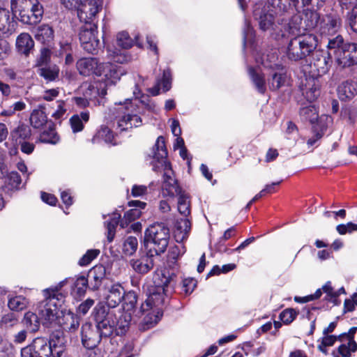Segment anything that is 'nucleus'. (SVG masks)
Segmentation results:
<instances>
[{
	"label": "nucleus",
	"instance_id": "a878e982",
	"mask_svg": "<svg viewBox=\"0 0 357 357\" xmlns=\"http://www.w3.org/2000/svg\"><path fill=\"white\" fill-rule=\"evenodd\" d=\"M100 62L97 58L84 57L79 59L76 63V67L79 73L83 76H96Z\"/></svg>",
	"mask_w": 357,
	"mask_h": 357
},
{
	"label": "nucleus",
	"instance_id": "5fc2aeb1",
	"mask_svg": "<svg viewBox=\"0 0 357 357\" xmlns=\"http://www.w3.org/2000/svg\"><path fill=\"white\" fill-rule=\"evenodd\" d=\"M117 45L122 49L127 50L133 45V41L126 31L120 32L116 36Z\"/></svg>",
	"mask_w": 357,
	"mask_h": 357
},
{
	"label": "nucleus",
	"instance_id": "f704fd0d",
	"mask_svg": "<svg viewBox=\"0 0 357 357\" xmlns=\"http://www.w3.org/2000/svg\"><path fill=\"white\" fill-rule=\"evenodd\" d=\"M47 122V117L44 108L40 107L33 109L30 116V123L34 128H41Z\"/></svg>",
	"mask_w": 357,
	"mask_h": 357
},
{
	"label": "nucleus",
	"instance_id": "49530a36",
	"mask_svg": "<svg viewBox=\"0 0 357 357\" xmlns=\"http://www.w3.org/2000/svg\"><path fill=\"white\" fill-rule=\"evenodd\" d=\"M40 317L31 312L25 313L23 323L26 328L31 332H36L38 330L40 326Z\"/></svg>",
	"mask_w": 357,
	"mask_h": 357
},
{
	"label": "nucleus",
	"instance_id": "de8ad7c7",
	"mask_svg": "<svg viewBox=\"0 0 357 357\" xmlns=\"http://www.w3.org/2000/svg\"><path fill=\"white\" fill-rule=\"evenodd\" d=\"M59 68L56 65L52 66H44L38 69V73L47 81H53L58 77Z\"/></svg>",
	"mask_w": 357,
	"mask_h": 357
},
{
	"label": "nucleus",
	"instance_id": "3c124183",
	"mask_svg": "<svg viewBox=\"0 0 357 357\" xmlns=\"http://www.w3.org/2000/svg\"><path fill=\"white\" fill-rule=\"evenodd\" d=\"M185 252V248L183 245H174L168 251L167 261L171 264H175L177 260Z\"/></svg>",
	"mask_w": 357,
	"mask_h": 357
},
{
	"label": "nucleus",
	"instance_id": "aec40b11",
	"mask_svg": "<svg viewBox=\"0 0 357 357\" xmlns=\"http://www.w3.org/2000/svg\"><path fill=\"white\" fill-rule=\"evenodd\" d=\"M283 20V22L280 25L279 29L282 28L284 37L286 33L291 34L294 36H303L305 29H304V24L303 23V17L299 14L294 15L288 21L284 18H280Z\"/></svg>",
	"mask_w": 357,
	"mask_h": 357
},
{
	"label": "nucleus",
	"instance_id": "09e8293b",
	"mask_svg": "<svg viewBox=\"0 0 357 357\" xmlns=\"http://www.w3.org/2000/svg\"><path fill=\"white\" fill-rule=\"evenodd\" d=\"M89 280L84 276L78 277L72 285V289L74 294L78 296H83L87 288H89Z\"/></svg>",
	"mask_w": 357,
	"mask_h": 357
},
{
	"label": "nucleus",
	"instance_id": "9d476101",
	"mask_svg": "<svg viewBox=\"0 0 357 357\" xmlns=\"http://www.w3.org/2000/svg\"><path fill=\"white\" fill-rule=\"evenodd\" d=\"M262 65L272 71L268 79V85L271 91H276L284 86L287 82V74L284 67L278 61L276 52L267 54L262 58Z\"/></svg>",
	"mask_w": 357,
	"mask_h": 357
},
{
	"label": "nucleus",
	"instance_id": "6e6552de",
	"mask_svg": "<svg viewBox=\"0 0 357 357\" xmlns=\"http://www.w3.org/2000/svg\"><path fill=\"white\" fill-rule=\"evenodd\" d=\"M273 12L263 1H258L253 6V17L258 22L259 29L264 31H268L272 36L278 40L284 37L282 28L279 29L283 20H275Z\"/></svg>",
	"mask_w": 357,
	"mask_h": 357
},
{
	"label": "nucleus",
	"instance_id": "f8f14e48",
	"mask_svg": "<svg viewBox=\"0 0 357 357\" xmlns=\"http://www.w3.org/2000/svg\"><path fill=\"white\" fill-rule=\"evenodd\" d=\"M276 16L293 14L302 8L313 4V0H267Z\"/></svg>",
	"mask_w": 357,
	"mask_h": 357
},
{
	"label": "nucleus",
	"instance_id": "c85d7f7f",
	"mask_svg": "<svg viewBox=\"0 0 357 357\" xmlns=\"http://www.w3.org/2000/svg\"><path fill=\"white\" fill-rule=\"evenodd\" d=\"M248 73L255 89L260 94H264L266 91V83L264 75L259 68L249 67Z\"/></svg>",
	"mask_w": 357,
	"mask_h": 357
},
{
	"label": "nucleus",
	"instance_id": "774afa93",
	"mask_svg": "<svg viewBox=\"0 0 357 357\" xmlns=\"http://www.w3.org/2000/svg\"><path fill=\"white\" fill-rule=\"evenodd\" d=\"M15 132L18 137L22 139L24 141H25L26 139H29L31 135L30 128L25 125L18 126L15 130Z\"/></svg>",
	"mask_w": 357,
	"mask_h": 357
},
{
	"label": "nucleus",
	"instance_id": "a19ab883",
	"mask_svg": "<svg viewBox=\"0 0 357 357\" xmlns=\"http://www.w3.org/2000/svg\"><path fill=\"white\" fill-rule=\"evenodd\" d=\"M357 351V343L354 340H349L347 344H342L337 348V351L332 352L333 357H351V353Z\"/></svg>",
	"mask_w": 357,
	"mask_h": 357
},
{
	"label": "nucleus",
	"instance_id": "8fccbe9b",
	"mask_svg": "<svg viewBox=\"0 0 357 357\" xmlns=\"http://www.w3.org/2000/svg\"><path fill=\"white\" fill-rule=\"evenodd\" d=\"M29 304L28 300L22 296H16L8 300V306L12 311L24 310Z\"/></svg>",
	"mask_w": 357,
	"mask_h": 357
},
{
	"label": "nucleus",
	"instance_id": "864d4df0",
	"mask_svg": "<svg viewBox=\"0 0 357 357\" xmlns=\"http://www.w3.org/2000/svg\"><path fill=\"white\" fill-rule=\"evenodd\" d=\"M107 52L109 58L115 63H124L128 62L130 59V56L127 55L124 50H119L116 48L112 50L110 47H108Z\"/></svg>",
	"mask_w": 357,
	"mask_h": 357
},
{
	"label": "nucleus",
	"instance_id": "0eeeda50",
	"mask_svg": "<svg viewBox=\"0 0 357 357\" xmlns=\"http://www.w3.org/2000/svg\"><path fill=\"white\" fill-rule=\"evenodd\" d=\"M317 45V37L312 33L294 36L287 44L285 55L290 61H302L311 55Z\"/></svg>",
	"mask_w": 357,
	"mask_h": 357
},
{
	"label": "nucleus",
	"instance_id": "4468645a",
	"mask_svg": "<svg viewBox=\"0 0 357 357\" xmlns=\"http://www.w3.org/2000/svg\"><path fill=\"white\" fill-rule=\"evenodd\" d=\"M124 74L126 71L121 66L111 62L100 63L96 71V76L102 77L100 80L107 84V88L114 85Z\"/></svg>",
	"mask_w": 357,
	"mask_h": 357
},
{
	"label": "nucleus",
	"instance_id": "6e6d98bb",
	"mask_svg": "<svg viewBox=\"0 0 357 357\" xmlns=\"http://www.w3.org/2000/svg\"><path fill=\"white\" fill-rule=\"evenodd\" d=\"M100 253L98 249L88 250L86 252L79 260L78 264L81 266H88Z\"/></svg>",
	"mask_w": 357,
	"mask_h": 357
},
{
	"label": "nucleus",
	"instance_id": "37998d69",
	"mask_svg": "<svg viewBox=\"0 0 357 357\" xmlns=\"http://www.w3.org/2000/svg\"><path fill=\"white\" fill-rule=\"evenodd\" d=\"M121 215L117 212H114L109 220L105 222V226L107 232V240L110 243L114 240L116 228L120 224Z\"/></svg>",
	"mask_w": 357,
	"mask_h": 357
},
{
	"label": "nucleus",
	"instance_id": "cd10ccee",
	"mask_svg": "<svg viewBox=\"0 0 357 357\" xmlns=\"http://www.w3.org/2000/svg\"><path fill=\"white\" fill-rule=\"evenodd\" d=\"M337 91L341 100H350L357 93V83L353 80L344 81L338 86Z\"/></svg>",
	"mask_w": 357,
	"mask_h": 357
},
{
	"label": "nucleus",
	"instance_id": "39448f33",
	"mask_svg": "<svg viewBox=\"0 0 357 357\" xmlns=\"http://www.w3.org/2000/svg\"><path fill=\"white\" fill-rule=\"evenodd\" d=\"M160 274L162 277L161 282H157L156 280L155 281L156 284L149 289L148 297L144 303L141 304L137 314L148 311L149 308L161 310L160 307L165 303L167 294L174 291L176 285L174 281L176 274L166 269L161 271Z\"/></svg>",
	"mask_w": 357,
	"mask_h": 357
},
{
	"label": "nucleus",
	"instance_id": "473e14b6",
	"mask_svg": "<svg viewBox=\"0 0 357 357\" xmlns=\"http://www.w3.org/2000/svg\"><path fill=\"white\" fill-rule=\"evenodd\" d=\"M304 17L303 23L305 31L311 30L315 27L318 29V25L321 18L318 12L314 10L306 9L304 10Z\"/></svg>",
	"mask_w": 357,
	"mask_h": 357
},
{
	"label": "nucleus",
	"instance_id": "f257e3e1",
	"mask_svg": "<svg viewBox=\"0 0 357 357\" xmlns=\"http://www.w3.org/2000/svg\"><path fill=\"white\" fill-rule=\"evenodd\" d=\"M93 316L96 326L86 322L82 326L81 330L82 344L88 349L96 348L102 339L124 335L130 323L129 314H124L117 320L116 314L102 303H98L95 306Z\"/></svg>",
	"mask_w": 357,
	"mask_h": 357
},
{
	"label": "nucleus",
	"instance_id": "dca6fc26",
	"mask_svg": "<svg viewBox=\"0 0 357 357\" xmlns=\"http://www.w3.org/2000/svg\"><path fill=\"white\" fill-rule=\"evenodd\" d=\"M77 10V16L81 22L94 23L98 13L102 9V5L99 0H82L79 2V6L75 7Z\"/></svg>",
	"mask_w": 357,
	"mask_h": 357
},
{
	"label": "nucleus",
	"instance_id": "e433bc0d",
	"mask_svg": "<svg viewBox=\"0 0 357 357\" xmlns=\"http://www.w3.org/2000/svg\"><path fill=\"white\" fill-rule=\"evenodd\" d=\"M299 114L302 121H309L311 124H315L319 119L318 112L314 105L301 108Z\"/></svg>",
	"mask_w": 357,
	"mask_h": 357
},
{
	"label": "nucleus",
	"instance_id": "393cba45",
	"mask_svg": "<svg viewBox=\"0 0 357 357\" xmlns=\"http://www.w3.org/2000/svg\"><path fill=\"white\" fill-rule=\"evenodd\" d=\"M128 205L134 208L126 212L123 219L121 220L120 226L122 228L126 227L129 223L141 216V209H144L146 207V203L139 200H132L128 202Z\"/></svg>",
	"mask_w": 357,
	"mask_h": 357
},
{
	"label": "nucleus",
	"instance_id": "7c9ffc66",
	"mask_svg": "<svg viewBox=\"0 0 357 357\" xmlns=\"http://www.w3.org/2000/svg\"><path fill=\"white\" fill-rule=\"evenodd\" d=\"M123 310L125 312H123L121 316L119 317V319L124 314H129L130 316H131V311L136 315V316H141L144 314V313H140L137 314L139 312V309L135 308V305L137 302V294L133 291H130L128 293L125 292V296L123 298ZM118 320V319L116 318ZM132 319V317H130V320Z\"/></svg>",
	"mask_w": 357,
	"mask_h": 357
},
{
	"label": "nucleus",
	"instance_id": "338daca9",
	"mask_svg": "<svg viewBox=\"0 0 357 357\" xmlns=\"http://www.w3.org/2000/svg\"><path fill=\"white\" fill-rule=\"evenodd\" d=\"M94 300L91 298H87L86 301L82 302L77 310V312L79 314H82V315H85L89 310L94 305Z\"/></svg>",
	"mask_w": 357,
	"mask_h": 357
},
{
	"label": "nucleus",
	"instance_id": "6ab92c4d",
	"mask_svg": "<svg viewBox=\"0 0 357 357\" xmlns=\"http://www.w3.org/2000/svg\"><path fill=\"white\" fill-rule=\"evenodd\" d=\"M44 14V8L38 0L31 3V8L25 10L18 17L19 20L24 24L33 25L40 22Z\"/></svg>",
	"mask_w": 357,
	"mask_h": 357
},
{
	"label": "nucleus",
	"instance_id": "c9c22d12",
	"mask_svg": "<svg viewBox=\"0 0 357 357\" xmlns=\"http://www.w3.org/2000/svg\"><path fill=\"white\" fill-rule=\"evenodd\" d=\"M302 91L303 95L310 102L314 101L320 94L319 85L314 79L307 81V84L302 89Z\"/></svg>",
	"mask_w": 357,
	"mask_h": 357
},
{
	"label": "nucleus",
	"instance_id": "a211bd4d",
	"mask_svg": "<svg viewBox=\"0 0 357 357\" xmlns=\"http://www.w3.org/2000/svg\"><path fill=\"white\" fill-rule=\"evenodd\" d=\"M312 64L321 76L327 73L332 65V56L323 50H315L312 54Z\"/></svg>",
	"mask_w": 357,
	"mask_h": 357
},
{
	"label": "nucleus",
	"instance_id": "ea45409f",
	"mask_svg": "<svg viewBox=\"0 0 357 357\" xmlns=\"http://www.w3.org/2000/svg\"><path fill=\"white\" fill-rule=\"evenodd\" d=\"M346 44L347 43L344 42L341 35H337L335 37L329 38L327 45L328 52L330 53L331 56L333 54L334 59H335L337 56V53L342 51V49H343Z\"/></svg>",
	"mask_w": 357,
	"mask_h": 357
},
{
	"label": "nucleus",
	"instance_id": "f3484780",
	"mask_svg": "<svg viewBox=\"0 0 357 357\" xmlns=\"http://www.w3.org/2000/svg\"><path fill=\"white\" fill-rule=\"evenodd\" d=\"M342 26L340 15L334 10L322 16L318 25V31L322 36H333Z\"/></svg>",
	"mask_w": 357,
	"mask_h": 357
},
{
	"label": "nucleus",
	"instance_id": "72a5a7b5",
	"mask_svg": "<svg viewBox=\"0 0 357 357\" xmlns=\"http://www.w3.org/2000/svg\"><path fill=\"white\" fill-rule=\"evenodd\" d=\"M33 45L34 42L28 33H21L16 40V47L21 54L27 55Z\"/></svg>",
	"mask_w": 357,
	"mask_h": 357
},
{
	"label": "nucleus",
	"instance_id": "ddd939ff",
	"mask_svg": "<svg viewBox=\"0 0 357 357\" xmlns=\"http://www.w3.org/2000/svg\"><path fill=\"white\" fill-rule=\"evenodd\" d=\"M82 95L93 105L104 103L105 97L107 95V84L101 80H94L90 83H86L82 86Z\"/></svg>",
	"mask_w": 357,
	"mask_h": 357
},
{
	"label": "nucleus",
	"instance_id": "b1692460",
	"mask_svg": "<svg viewBox=\"0 0 357 357\" xmlns=\"http://www.w3.org/2000/svg\"><path fill=\"white\" fill-rule=\"evenodd\" d=\"M89 289L96 291L100 289L103 281L106 279V268L102 264H98L91 268L87 275Z\"/></svg>",
	"mask_w": 357,
	"mask_h": 357
},
{
	"label": "nucleus",
	"instance_id": "bb28decb",
	"mask_svg": "<svg viewBox=\"0 0 357 357\" xmlns=\"http://www.w3.org/2000/svg\"><path fill=\"white\" fill-rule=\"evenodd\" d=\"M22 178L17 172H11L4 176V184L1 186L2 191L11 196L12 194L21 188Z\"/></svg>",
	"mask_w": 357,
	"mask_h": 357
},
{
	"label": "nucleus",
	"instance_id": "1a4fd4ad",
	"mask_svg": "<svg viewBox=\"0 0 357 357\" xmlns=\"http://www.w3.org/2000/svg\"><path fill=\"white\" fill-rule=\"evenodd\" d=\"M144 239L146 247L152 248L155 255L164 253L170 239V230L164 222H155L145 231Z\"/></svg>",
	"mask_w": 357,
	"mask_h": 357
},
{
	"label": "nucleus",
	"instance_id": "2eb2a0df",
	"mask_svg": "<svg viewBox=\"0 0 357 357\" xmlns=\"http://www.w3.org/2000/svg\"><path fill=\"white\" fill-rule=\"evenodd\" d=\"M337 68L344 69L357 65V43L347 42L335 59Z\"/></svg>",
	"mask_w": 357,
	"mask_h": 357
},
{
	"label": "nucleus",
	"instance_id": "79ce46f5",
	"mask_svg": "<svg viewBox=\"0 0 357 357\" xmlns=\"http://www.w3.org/2000/svg\"><path fill=\"white\" fill-rule=\"evenodd\" d=\"M178 196V211L185 218L190 214V197L185 191H181Z\"/></svg>",
	"mask_w": 357,
	"mask_h": 357
},
{
	"label": "nucleus",
	"instance_id": "0e129e2a",
	"mask_svg": "<svg viewBox=\"0 0 357 357\" xmlns=\"http://www.w3.org/2000/svg\"><path fill=\"white\" fill-rule=\"evenodd\" d=\"M255 31L253 28L251 26L250 22L247 20H245V24L243 30V49L245 48L246 41L248 40L252 39L254 37Z\"/></svg>",
	"mask_w": 357,
	"mask_h": 357
},
{
	"label": "nucleus",
	"instance_id": "4d7b16f0",
	"mask_svg": "<svg viewBox=\"0 0 357 357\" xmlns=\"http://www.w3.org/2000/svg\"><path fill=\"white\" fill-rule=\"evenodd\" d=\"M39 139L43 143L55 144L59 142V137L54 129H50L49 130L43 131L40 135Z\"/></svg>",
	"mask_w": 357,
	"mask_h": 357
},
{
	"label": "nucleus",
	"instance_id": "a18cd8bd",
	"mask_svg": "<svg viewBox=\"0 0 357 357\" xmlns=\"http://www.w3.org/2000/svg\"><path fill=\"white\" fill-rule=\"evenodd\" d=\"M146 313L143 319V323L146 326V328H150L155 326L162 316V310H156L154 308L150 309L144 312Z\"/></svg>",
	"mask_w": 357,
	"mask_h": 357
},
{
	"label": "nucleus",
	"instance_id": "5701e85b",
	"mask_svg": "<svg viewBox=\"0 0 357 357\" xmlns=\"http://www.w3.org/2000/svg\"><path fill=\"white\" fill-rule=\"evenodd\" d=\"M124 296L123 287L119 283L113 284L108 288L107 294L105 296L106 303H102L115 314L114 311L111 308L118 306L122 302Z\"/></svg>",
	"mask_w": 357,
	"mask_h": 357
},
{
	"label": "nucleus",
	"instance_id": "e2e57ef3",
	"mask_svg": "<svg viewBox=\"0 0 357 357\" xmlns=\"http://www.w3.org/2000/svg\"><path fill=\"white\" fill-rule=\"evenodd\" d=\"M197 286V281L192 278H185L182 280V291L185 295L190 294Z\"/></svg>",
	"mask_w": 357,
	"mask_h": 357
},
{
	"label": "nucleus",
	"instance_id": "c03bdc74",
	"mask_svg": "<svg viewBox=\"0 0 357 357\" xmlns=\"http://www.w3.org/2000/svg\"><path fill=\"white\" fill-rule=\"evenodd\" d=\"M33 2H36V0H10L11 10L13 15L19 17L25 10L31 8Z\"/></svg>",
	"mask_w": 357,
	"mask_h": 357
},
{
	"label": "nucleus",
	"instance_id": "7ed1b4c3",
	"mask_svg": "<svg viewBox=\"0 0 357 357\" xmlns=\"http://www.w3.org/2000/svg\"><path fill=\"white\" fill-rule=\"evenodd\" d=\"M167 150L164 137L159 136L148 157L151 159L150 164L154 172L165 171L163 174L162 189L171 197L180 193L182 189L177 181L173 177V172L170 164L167 161Z\"/></svg>",
	"mask_w": 357,
	"mask_h": 357
},
{
	"label": "nucleus",
	"instance_id": "bf43d9fd",
	"mask_svg": "<svg viewBox=\"0 0 357 357\" xmlns=\"http://www.w3.org/2000/svg\"><path fill=\"white\" fill-rule=\"evenodd\" d=\"M298 313L292 308H287L283 310L279 315L280 321L284 324H289L296 317Z\"/></svg>",
	"mask_w": 357,
	"mask_h": 357
},
{
	"label": "nucleus",
	"instance_id": "c756f323",
	"mask_svg": "<svg viewBox=\"0 0 357 357\" xmlns=\"http://www.w3.org/2000/svg\"><path fill=\"white\" fill-rule=\"evenodd\" d=\"M191 223L187 218L177 220L175 224L174 238L176 242L182 243L188 237Z\"/></svg>",
	"mask_w": 357,
	"mask_h": 357
},
{
	"label": "nucleus",
	"instance_id": "69168bd1",
	"mask_svg": "<svg viewBox=\"0 0 357 357\" xmlns=\"http://www.w3.org/2000/svg\"><path fill=\"white\" fill-rule=\"evenodd\" d=\"M347 20L352 31L357 33V4L348 13Z\"/></svg>",
	"mask_w": 357,
	"mask_h": 357
},
{
	"label": "nucleus",
	"instance_id": "f03ea898",
	"mask_svg": "<svg viewBox=\"0 0 357 357\" xmlns=\"http://www.w3.org/2000/svg\"><path fill=\"white\" fill-rule=\"evenodd\" d=\"M137 85H135V90L133 91L135 98L126 99L123 102H120L116 109V116L117 127L121 131L128 130L133 127H138L142 124V119L138 116L139 108L142 107L149 111L155 112V105L150 99L149 96L142 94L139 97Z\"/></svg>",
	"mask_w": 357,
	"mask_h": 357
},
{
	"label": "nucleus",
	"instance_id": "2f4dec72",
	"mask_svg": "<svg viewBox=\"0 0 357 357\" xmlns=\"http://www.w3.org/2000/svg\"><path fill=\"white\" fill-rule=\"evenodd\" d=\"M35 38L37 41L50 47L54 40V30L49 25L42 24L36 29Z\"/></svg>",
	"mask_w": 357,
	"mask_h": 357
},
{
	"label": "nucleus",
	"instance_id": "20e7f679",
	"mask_svg": "<svg viewBox=\"0 0 357 357\" xmlns=\"http://www.w3.org/2000/svg\"><path fill=\"white\" fill-rule=\"evenodd\" d=\"M66 281L56 286L43 290L44 299L39 302L37 310L43 325L49 327L52 324H61L63 311L59 307L64 303L65 295L60 291Z\"/></svg>",
	"mask_w": 357,
	"mask_h": 357
},
{
	"label": "nucleus",
	"instance_id": "680f3d73",
	"mask_svg": "<svg viewBox=\"0 0 357 357\" xmlns=\"http://www.w3.org/2000/svg\"><path fill=\"white\" fill-rule=\"evenodd\" d=\"M98 137L102 139L106 143H113L114 135L111 129L107 126H102L98 131Z\"/></svg>",
	"mask_w": 357,
	"mask_h": 357
},
{
	"label": "nucleus",
	"instance_id": "9b49d317",
	"mask_svg": "<svg viewBox=\"0 0 357 357\" xmlns=\"http://www.w3.org/2000/svg\"><path fill=\"white\" fill-rule=\"evenodd\" d=\"M97 25L95 23H86L81 28L79 33L81 46L84 51L91 54H96L101 44L96 34Z\"/></svg>",
	"mask_w": 357,
	"mask_h": 357
},
{
	"label": "nucleus",
	"instance_id": "412c9836",
	"mask_svg": "<svg viewBox=\"0 0 357 357\" xmlns=\"http://www.w3.org/2000/svg\"><path fill=\"white\" fill-rule=\"evenodd\" d=\"M15 17L8 9L0 8V36H9L15 32L17 22Z\"/></svg>",
	"mask_w": 357,
	"mask_h": 357
},
{
	"label": "nucleus",
	"instance_id": "4c0bfd02",
	"mask_svg": "<svg viewBox=\"0 0 357 357\" xmlns=\"http://www.w3.org/2000/svg\"><path fill=\"white\" fill-rule=\"evenodd\" d=\"M89 113L82 112L79 114H74L70 119V123L73 132H80L84 128V123L89 121Z\"/></svg>",
	"mask_w": 357,
	"mask_h": 357
},
{
	"label": "nucleus",
	"instance_id": "423d86ee",
	"mask_svg": "<svg viewBox=\"0 0 357 357\" xmlns=\"http://www.w3.org/2000/svg\"><path fill=\"white\" fill-rule=\"evenodd\" d=\"M63 337L60 332L54 333L50 340L36 337L31 344L23 348L22 357H61L63 354Z\"/></svg>",
	"mask_w": 357,
	"mask_h": 357
},
{
	"label": "nucleus",
	"instance_id": "4be33fe9",
	"mask_svg": "<svg viewBox=\"0 0 357 357\" xmlns=\"http://www.w3.org/2000/svg\"><path fill=\"white\" fill-rule=\"evenodd\" d=\"M155 255L152 248H151L146 255L138 259H131L130 261V266L136 273L142 275L146 274L153 268V257Z\"/></svg>",
	"mask_w": 357,
	"mask_h": 357
},
{
	"label": "nucleus",
	"instance_id": "603ef678",
	"mask_svg": "<svg viewBox=\"0 0 357 357\" xmlns=\"http://www.w3.org/2000/svg\"><path fill=\"white\" fill-rule=\"evenodd\" d=\"M138 246L137 238L135 236L127 237L123 244V252L124 255H132L137 250Z\"/></svg>",
	"mask_w": 357,
	"mask_h": 357
},
{
	"label": "nucleus",
	"instance_id": "58836bf2",
	"mask_svg": "<svg viewBox=\"0 0 357 357\" xmlns=\"http://www.w3.org/2000/svg\"><path fill=\"white\" fill-rule=\"evenodd\" d=\"M62 315V324L59 325H63L64 329H68L69 331L73 332L78 328L79 326V317L77 315L70 312L65 314L63 313Z\"/></svg>",
	"mask_w": 357,
	"mask_h": 357
},
{
	"label": "nucleus",
	"instance_id": "13d9d810",
	"mask_svg": "<svg viewBox=\"0 0 357 357\" xmlns=\"http://www.w3.org/2000/svg\"><path fill=\"white\" fill-rule=\"evenodd\" d=\"M51 50L49 47H44L40 49V53L37 59V65L40 67L47 66L50 61Z\"/></svg>",
	"mask_w": 357,
	"mask_h": 357
},
{
	"label": "nucleus",
	"instance_id": "052dcab7",
	"mask_svg": "<svg viewBox=\"0 0 357 357\" xmlns=\"http://www.w3.org/2000/svg\"><path fill=\"white\" fill-rule=\"evenodd\" d=\"M17 322V314L15 312H10L2 317L0 325L1 327L8 328L16 325Z\"/></svg>",
	"mask_w": 357,
	"mask_h": 357
}]
</instances>
